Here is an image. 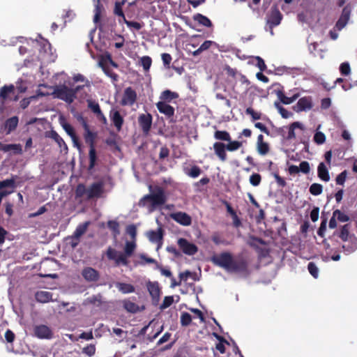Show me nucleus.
<instances>
[{
    "label": "nucleus",
    "mask_w": 357,
    "mask_h": 357,
    "mask_svg": "<svg viewBox=\"0 0 357 357\" xmlns=\"http://www.w3.org/2000/svg\"><path fill=\"white\" fill-rule=\"evenodd\" d=\"M211 261L229 273H238L248 277L250 273L249 261L246 257L238 255L234 257L229 252H223L211 257Z\"/></svg>",
    "instance_id": "f257e3e1"
},
{
    "label": "nucleus",
    "mask_w": 357,
    "mask_h": 357,
    "mask_svg": "<svg viewBox=\"0 0 357 357\" xmlns=\"http://www.w3.org/2000/svg\"><path fill=\"white\" fill-rule=\"evenodd\" d=\"M167 201V197L164 190L162 188H157L155 191L153 193L146 195L140 200L139 205L146 206L151 211L155 209L157 207L161 206Z\"/></svg>",
    "instance_id": "f03ea898"
},
{
    "label": "nucleus",
    "mask_w": 357,
    "mask_h": 357,
    "mask_svg": "<svg viewBox=\"0 0 357 357\" xmlns=\"http://www.w3.org/2000/svg\"><path fill=\"white\" fill-rule=\"evenodd\" d=\"M83 126L86 131L85 134V141L89 145V169L91 170L93 169V167L96 165V160H97V155H96V151L95 148V139L96 137V134L91 132L89 130V126L86 123V121H83Z\"/></svg>",
    "instance_id": "7ed1b4c3"
},
{
    "label": "nucleus",
    "mask_w": 357,
    "mask_h": 357,
    "mask_svg": "<svg viewBox=\"0 0 357 357\" xmlns=\"http://www.w3.org/2000/svg\"><path fill=\"white\" fill-rule=\"evenodd\" d=\"M52 96L68 104H71L75 99L72 88H68L64 84L56 86L52 92Z\"/></svg>",
    "instance_id": "20e7f679"
},
{
    "label": "nucleus",
    "mask_w": 357,
    "mask_h": 357,
    "mask_svg": "<svg viewBox=\"0 0 357 357\" xmlns=\"http://www.w3.org/2000/svg\"><path fill=\"white\" fill-rule=\"evenodd\" d=\"M106 255L108 259L114 261L116 266L123 265L127 266L129 264L128 257L126 255L111 247L107 248Z\"/></svg>",
    "instance_id": "39448f33"
},
{
    "label": "nucleus",
    "mask_w": 357,
    "mask_h": 357,
    "mask_svg": "<svg viewBox=\"0 0 357 357\" xmlns=\"http://www.w3.org/2000/svg\"><path fill=\"white\" fill-rule=\"evenodd\" d=\"M137 99V92L131 86H128L125 89L120 103L122 106H132Z\"/></svg>",
    "instance_id": "423d86ee"
},
{
    "label": "nucleus",
    "mask_w": 357,
    "mask_h": 357,
    "mask_svg": "<svg viewBox=\"0 0 357 357\" xmlns=\"http://www.w3.org/2000/svg\"><path fill=\"white\" fill-rule=\"evenodd\" d=\"M178 245L179 246L180 249L183 251V252L188 255H195L198 251L197 246L192 243L189 242L187 239L183 238H180L178 240Z\"/></svg>",
    "instance_id": "0eeeda50"
},
{
    "label": "nucleus",
    "mask_w": 357,
    "mask_h": 357,
    "mask_svg": "<svg viewBox=\"0 0 357 357\" xmlns=\"http://www.w3.org/2000/svg\"><path fill=\"white\" fill-rule=\"evenodd\" d=\"M153 121L152 115L149 113L141 114L138 117V123L143 133L148 134L151 128Z\"/></svg>",
    "instance_id": "6e6552de"
},
{
    "label": "nucleus",
    "mask_w": 357,
    "mask_h": 357,
    "mask_svg": "<svg viewBox=\"0 0 357 357\" xmlns=\"http://www.w3.org/2000/svg\"><path fill=\"white\" fill-rule=\"evenodd\" d=\"M351 8L349 5H347L342 9V14L335 24V27L338 30L342 29L348 23L350 18Z\"/></svg>",
    "instance_id": "1a4fd4ad"
},
{
    "label": "nucleus",
    "mask_w": 357,
    "mask_h": 357,
    "mask_svg": "<svg viewBox=\"0 0 357 357\" xmlns=\"http://www.w3.org/2000/svg\"><path fill=\"white\" fill-rule=\"evenodd\" d=\"M103 192V183L102 182L93 183L87 189V199L98 198L101 196Z\"/></svg>",
    "instance_id": "9d476101"
},
{
    "label": "nucleus",
    "mask_w": 357,
    "mask_h": 357,
    "mask_svg": "<svg viewBox=\"0 0 357 357\" xmlns=\"http://www.w3.org/2000/svg\"><path fill=\"white\" fill-rule=\"evenodd\" d=\"M84 279L87 282H97L100 278L99 272L92 267H85L81 273Z\"/></svg>",
    "instance_id": "9b49d317"
},
{
    "label": "nucleus",
    "mask_w": 357,
    "mask_h": 357,
    "mask_svg": "<svg viewBox=\"0 0 357 357\" xmlns=\"http://www.w3.org/2000/svg\"><path fill=\"white\" fill-rule=\"evenodd\" d=\"M147 289L149 292L150 296L152 298L153 303H157L160 300V289L158 282H148Z\"/></svg>",
    "instance_id": "f8f14e48"
},
{
    "label": "nucleus",
    "mask_w": 357,
    "mask_h": 357,
    "mask_svg": "<svg viewBox=\"0 0 357 357\" xmlns=\"http://www.w3.org/2000/svg\"><path fill=\"white\" fill-rule=\"evenodd\" d=\"M312 101L311 97H303L298 100L296 105L294 107V109L296 112L310 110L312 108Z\"/></svg>",
    "instance_id": "ddd939ff"
},
{
    "label": "nucleus",
    "mask_w": 357,
    "mask_h": 357,
    "mask_svg": "<svg viewBox=\"0 0 357 357\" xmlns=\"http://www.w3.org/2000/svg\"><path fill=\"white\" fill-rule=\"evenodd\" d=\"M213 147L214 153L218 159L222 162H225L227 160L226 144L221 142H216L213 144Z\"/></svg>",
    "instance_id": "4468645a"
},
{
    "label": "nucleus",
    "mask_w": 357,
    "mask_h": 357,
    "mask_svg": "<svg viewBox=\"0 0 357 357\" xmlns=\"http://www.w3.org/2000/svg\"><path fill=\"white\" fill-rule=\"evenodd\" d=\"M109 118L118 132L121 131L124 123V119L119 111L112 109L109 112Z\"/></svg>",
    "instance_id": "2eb2a0df"
},
{
    "label": "nucleus",
    "mask_w": 357,
    "mask_h": 357,
    "mask_svg": "<svg viewBox=\"0 0 357 357\" xmlns=\"http://www.w3.org/2000/svg\"><path fill=\"white\" fill-rule=\"evenodd\" d=\"M156 107L160 113L165 114L168 119L172 118L174 116V108L165 101L158 102Z\"/></svg>",
    "instance_id": "dca6fc26"
},
{
    "label": "nucleus",
    "mask_w": 357,
    "mask_h": 357,
    "mask_svg": "<svg viewBox=\"0 0 357 357\" xmlns=\"http://www.w3.org/2000/svg\"><path fill=\"white\" fill-rule=\"evenodd\" d=\"M282 19V15L278 8L272 9L267 20L271 29L279 25Z\"/></svg>",
    "instance_id": "f3484780"
},
{
    "label": "nucleus",
    "mask_w": 357,
    "mask_h": 357,
    "mask_svg": "<svg viewBox=\"0 0 357 357\" xmlns=\"http://www.w3.org/2000/svg\"><path fill=\"white\" fill-rule=\"evenodd\" d=\"M172 218L183 226H189L192 223L191 217L184 212H177L171 215Z\"/></svg>",
    "instance_id": "a211bd4d"
},
{
    "label": "nucleus",
    "mask_w": 357,
    "mask_h": 357,
    "mask_svg": "<svg viewBox=\"0 0 357 357\" xmlns=\"http://www.w3.org/2000/svg\"><path fill=\"white\" fill-rule=\"evenodd\" d=\"M34 333L36 337L41 339H49L52 336V332L51 329L45 325L36 326L34 328Z\"/></svg>",
    "instance_id": "6ab92c4d"
},
{
    "label": "nucleus",
    "mask_w": 357,
    "mask_h": 357,
    "mask_svg": "<svg viewBox=\"0 0 357 357\" xmlns=\"http://www.w3.org/2000/svg\"><path fill=\"white\" fill-rule=\"evenodd\" d=\"M147 237L151 243H157L159 248L161 246L162 243V229L161 228H159L156 231L151 230L147 233Z\"/></svg>",
    "instance_id": "aec40b11"
},
{
    "label": "nucleus",
    "mask_w": 357,
    "mask_h": 357,
    "mask_svg": "<svg viewBox=\"0 0 357 357\" xmlns=\"http://www.w3.org/2000/svg\"><path fill=\"white\" fill-rule=\"evenodd\" d=\"M257 150L261 155H266L270 151L269 144L264 141V136L261 134L257 137Z\"/></svg>",
    "instance_id": "412c9836"
},
{
    "label": "nucleus",
    "mask_w": 357,
    "mask_h": 357,
    "mask_svg": "<svg viewBox=\"0 0 357 357\" xmlns=\"http://www.w3.org/2000/svg\"><path fill=\"white\" fill-rule=\"evenodd\" d=\"M61 126L64 129V130L66 132V133L71 137L74 144L77 146L78 148L80 147V144L79 142L78 137L75 133V131L73 128V127L67 122H62Z\"/></svg>",
    "instance_id": "4be33fe9"
},
{
    "label": "nucleus",
    "mask_w": 357,
    "mask_h": 357,
    "mask_svg": "<svg viewBox=\"0 0 357 357\" xmlns=\"http://www.w3.org/2000/svg\"><path fill=\"white\" fill-rule=\"evenodd\" d=\"M275 94L277 95L278 98L280 100L281 102L284 105H289L294 102L299 96L298 93H296L291 97H287L285 96L282 89H279L275 91Z\"/></svg>",
    "instance_id": "5701e85b"
},
{
    "label": "nucleus",
    "mask_w": 357,
    "mask_h": 357,
    "mask_svg": "<svg viewBox=\"0 0 357 357\" xmlns=\"http://www.w3.org/2000/svg\"><path fill=\"white\" fill-rule=\"evenodd\" d=\"M52 293L47 291H38L35 294V298L37 302L41 303H46L52 300Z\"/></svg>",
    "instance_id": "b1692460"
},
{
    "label": "nucleus",
    "mask_w": 357,
    "mask_h": 357,
    "mask_svg": "<svg viewBox=\"0 0 357 357\" xmlns=\"http://www.w3.org/2000/svg\"><path fill=\"white\" fill-rule=\"evenodd\" d=\"M15 86L13 84L4 85L0 90V99L2 101H6L10 95L15 94Z\"/></svg>",
    "instance_id": "393cba45"
},
{
    "label": "nucleus",
    "mask_w": 357,
    "mask_h": 357,
    "mask_svg": "<svg viewBox=\"0 0 357 357\" xmlns=\"http://www.w3.org/2000/svg\"><path fill=\"white\" fill-rule=\"evenodd\" d=\"M318 177L323 181L328 182L330 180L328 170L324 162H320L317 167Z\"/></svg>",
    "instance_id": "a878e982"
},
{
    "label": "nucleus",
    "mask_w": 357,
    "mask_h": 357,
    "mask_svg": "<svg viewBox=\"0 0 357 357\" xmlns=\"http://www.w3.org/2000/svg\"><path fill=\"white\" fill-rule=\"evenodd\" d=\"M192 19L195 22H197L199 24L202 25L205 27H211L213 26L211 21L206 16L197 13L193 15Z\"/></svg>",
    "instance_id": "bb28decb"
},
{
    "label": "nucleus",
    "mask_w": 357,
    "mask_h": 357,
    "mask_svg": "<svg viewBox=\"0 0 357 357\" xmlns=\"http://www.w3.org/2000/svg\"><path fill=\"white\" fill-rule=\"evenodd\" d=\"M115 286L123 294L133 293L135 291V287L131 284L117 282Z\"/></svg>",
    "instance_id": "cd10ccee"
},
{
    "label": "nucleus",
    "mask_w": 357,
    "mask_h": 357,
    "mask_svg": "<svg viewBox=\"0 0 357 357\" xmlns=\"http://www.w3.org/2000/svg\"><path fill=\"white\" fill-rule=\"evenodd\" d=\"M123 307L128 312L131 313H136L141 310H144V307L142 308L139 307L138 305L135 303L132 302L129 300H124L123 302Z\"/></svg>",
    "instance_id": "c85d7f7f"
},
{
    "label": "nucleus",
    "mask_w": 357,
    "mask_h": 357,
    "mask_svg": "<svg viewBox=\"0 0 357 357\" xmlns=\"http://www.w3.org/2000/svg\"><path fill=\"white\" fill-rule=\"evenodd\" d=\"M18 124V117L15 116L8 119L5 122V128L7 130V133H10L14 130Z\"/></svg>",
    "instance_id": "c756f323"
},
{
    "label": "nucleus",
    "mask_w": 357,
    "mask_h": 357,
    "mask_svg": "<svg viewBox=\"0 0 357 357\" xmlns=\"http://www.w3.org/2000/svg\"><path fill=\"white\" fill-rule=\"evenodd\" d=\"M300 128L301 130L303 129V125L298 121L292 123L289 127L288 135L286 137V139L288 140H291L296 138L295 129Z\"/></svg>",
    "instance_id": "7c9ffc66"
},
{
    "label": "nucleus",
    "mask_w": 357,
    "mask_h": 357,
    "mask_svg": "<svg viewBox=\"0 0 357 357\" xmlns=\"http://www.w3.org/2000/svg\"><path fill=\"white\" fill-rule=\"evenodd\" d=\"M214 138L217 140L228 142L231 139V135L226 130H216L214 132Z\"/></svg>",
    "instance_id": "2f4dec72"
},
{
    "label": "nucleus",
    "mask_w": 357,
    "mask_h": 357,
    "mask_svg": "<svg viewBox=\"0 0 357 357\" xmlns=\"http://www.w3.org/2000/svg\"><path fill=\"white\" fill-rule=\"evenodd\" d=\"M90 225L89 221L84 222L82 224H79L75 229L73 234L80 238L84 234L86 233L87 229Z\"/></svg>",
    "instance_id": "473e14b6"
},
{
    "label": "nucleus",
    "mask_w": 357,
    "mask_h": 357,
    "mask_svg": "<svg viewBox=\"0 0 357 357\" xmlns=\"http://www.w3.org/2000/svg\"><path fill=\"white\" fill-rule=\"evenodd\" d=\"M15 180L14 178H11L9 179H6L3 181H0V190L3 188H10V190H13L15 188Z\"/></svg>",
    "instance_id": "72a5a7b5"
},
{
    "label": "nucleus",
    "mask_w": 357,
    "mask_h": 357,
    "mask_svg": "<svg viewBox=\"0 0 357 357\" xmlns=\"http://www.w3.org/2000/svg\"><path fill=\"white\" fill-rule=\"evenodd\" d=\"M226 144L227 150L228 151H236L239 149L243 146V142L237 141V140H231L227 142Z\"/></svg>",
    "instance_id": "f704fd0d"
},
{
    "label": "nucleus",
    "mask_w": 357,
    "mask_h": 357,
    "mask_svg": "<svg viewBox=\"0 0 357 357\" xmlns=\"http://www.w3.org/2000/svg\"><path fill=\"white\" fill-rule=\"evenodd\" d=\"M178 96L176 92H172L169 90H165L161 93L160 98L165 102H170L173 99L177 98Z\"/></svg>",
    "instance_id": "c9c22d12"
},
{
    "label": "nucleus",
    "mask_w": 357,
    "mask_h": 357,
    "mask_svg": "<svg viewBox=\"0 0 357 357\" xmlns=\"http://www.w3.org/2000/svg\"><path fill=\"white\" fill-rule=\"evenodd\" d=\"M107 227L112 231L113 236L116 237L120 234L119 223L116 220H109Z\"/></svg>",
    "instance_id": "e433bc0d"
},
{
    "label": "nucleus",
    "mask_w": 357,
    "mask_h": 357,
    "mask_svg": "<svg viewBox=\"0 0 357 357\" xmlns=\"http://www.w3.org/2000/svg\"><path fill=\"white\" fill-rule=\"evenodd\" d=\"M100 66L102 68L104 73L109 77L113 82H117L119 79V75L111 70L108 66H105L103 63H100Z\"/></svg>",
    "instance_id": "4c0bfd02"
},
{
    "label": "nucleus",
    "mask_w": 357,
    "mask_h": 357,
    "mask_svg": "<svg viewBox=\"0 0 357 357\" xmlns=\"http://www.w3.org/2000/svg\"><path fill=\"white\" fill-rule=\"evenodd\" d=\"M185 173L190 177L197 178L201 174L202 170L199 166L193 165L190 169H185Z\"/></svg>",
    "instance_id": "58836bf2"
},
{
    "label": "nucleus",
    "mask_w": 357,
    "mask_h": 357,
    "mask_svg": "<svg viewBox=\"0 0 357 357\" xmlns=\"http://www.w3.org/2000/svg\"><path fill=\"white\" fill-rule=\"evenodd\" d=\"M66 242L68 245H69L73 249L75 248L80 242V238L73 234L72 236H69L66 238Z\"/></svg>",
    "instance_id": "ea45409f"
},
{
    "label": "nucleus",
    "mask_w": 357,
    "mask_h": 357,
    "mask_svg": "<svg viewBox=\"0 0 357 357\" xmlns=\"http://www.w3.org/2000/svg\"><path fill=\"white\" fill-rule=\"evenodd\" d=\"M140 64L144 71H149L152 64V59L149 56H144L140 59Z\"/></svg>",
    "instance_id": "a19ab883"
},
{
    "label": "nucleus",
    "mask_w": 357,
    "mask_h": 357,
    "mask_svg": "<svg viewBox=\"0 0 357 357\" xmlns=\"http://www.w3.org/2000/svg\"><path fill=\"white\" fill-rule=\"evenodd\" d=\"M349 225L346 224L341 227L339 237L343 241H347L349 236Z\"/></svg>",
    "instance_id": "79ce46f5"
},
{
    "label": "nucleus",
    "mask_w": 357,
    "mask_h": 357,
    "mask_svg": "<svg viewBox=\"0 0 357 357\" xmlns=\"http://www.w3.org/2000/svg\"><path fill=\"white\" fill-rule=\"evenodd\" d=\"M309 191L312 195H319L323 191V186L319 183H312L310 187Z\"/></svg>",
    "instance_id": "37998d69"
},
{
    "label": "nucleus",
    "mask_w": 357,
    "mask_h": 357,
    "mask_svg": "<svg viewBox=\"0 0 357 357\" xmlns=\"http://www.w3.org/2000/svg\"><path fill=\"white\" fill-rule=\"evenodd\" d=\"M136 248V244L134 242L128 241L126 243L124 248V254L126 255L128 257H131L133 254Z\"/></svg>",
    "instance_id": "c03bdc74"
},
{
    "label": "nucleus",
    "mask_w": 357,
    "mask_h": 357,
    "mask_svg": "<svg viewBox=\"0 0 357 357\" xmlns=\"http://www.w3.org/2000/svg\"><path fill=\"white\" fill-rule=\"evenodd\" d=\"M274 105L275 107L278 109L279 113L280 114V115L282 116V118L284 119H287L289 118L290 116L292 115V114L291 112H289V111H287L285 108H284L280 102H275L274 103Z\"/></svg>",
    "instance_id": "a18cd8bd"
},
{
    "label": "nucleus",
    "mask_w": 357,
    "mask_h": 357,
    "mask_svg": "<svg viewBox=\"0 0 357 357\" xmlns=\"http://www.w3.org/2000/svg\"><path fill=\"white\" fill-rule=\"evenodd\" d=\"M97 4L95 6V14L93 17V22L98 23L100 20L101 13L102 10V6L100 3V0H97Z\"/></svg>",
    "instance_id": "49530a36"
},
{
    "label": "nucleus",
    "mask_w": 357,
    "mask_h": 357,
    "mask_svg": "<svg viewBox=\"0 0 357 357\" xmlns=\"http://www.w3.org/2000/svg\"><path fill=\"white\" fill-rule=\"evenodd\" d=\"M87 195V189L83 183H79L77 185L75 189V197L76 198H82L84 195Z\"/></svg>",
    "instance_id": "de8ad7c7"
},
{
    "label": "nucleus",
    "mask_w": 357,
    "mask_h": 357,
    "mask_svg": "<svg viewBox=\"0 0 357 357\" xmlns=\"http://www.w3.org/2000/svg\"><path fill=\"white\" fill-rule=\"evenodd\" d=\"M333 213L334 218H336L340 222H345L349 220V217L339 209L335 210Z\"/></svg>",
    "instance_id": "09e8293b"
},
{
    "label": "nucleus",
    "mask_w": 357,
    "mask_h": 357,
    "mask_svg": "<svg viewBox=\"0 0 357 357\" xmlns=\"http://www.w3.org/2000/svg\"><path fill=\"white\" fill-rule=\"evenodd\" d=\"M340 74L343 76H348L351 74V67L348 62H343L340 66Z\"/></svg>",
    "instance_id": "8fccbe9b"
},
{
    "label": "nucleus",
    "mask_w": 357,
    "mask_h": 357,
    "mask_svg": "<svg viewBox=\"0 0 357 357\" xmlns=\"http://www.w3.org/2000/svg\"><path fill=\"white\" fill-rule=\"evenodd\" d=\"M126 0H121V1H116L114 8V14L116 16H123L122 6L125 3Z\"/></svg>",
    "instance_id": "3c124183"
},
{
    "label": "nucleus",
    "mask_w": 357,
    "mask_h": 357,
    "mask_svg": "<svg viewBox=\"0 0 357 357\" xmlns=\"http://www.w3.org/2000/svg\"><path fill=\"white\" fill-rule=\"evenodd\" d=\"M192 321V317L188 312H183L181 315V324L182 326H188Z\"/></svg>",
    "instance_id": "603ef678"
},
{
    "label": "nucleus",
    "mask_w": 357,
    "mask_h": 357,
    "mask_svg": "<svg viewBox=\"0 0 357 357\" xmlns=\"http://www.w3.org/2000/svg\"><path fill=\"white\" fill-rule=\"evenodd\" d=\"M88 107L96 114L98 115L102 112L98 102L93 100H88Z\"/></svg>",
    "instance_id": "864d4df0"
},
{
    "label": "nucleus",
    "mask_w": 357,
    "mask_h": 357,
    "mask_svg": "<svg viewBox=\"0 0 357 357\" xmlns=\"http://www.w3.org/2000/svg\"><path fill=\"white\" fill-rule=\"evenodd\" d=\"M47 136L54 139L60 146H61V144H64L63 139L55 130H51Z\"/></svg>",
    "instance_id": "5fc2aeb1"
},
{
    "label": "nucleus",
    "mask_w": 357,
    "mask_h": 357,
    "mask_svg": "<svg viewBox=\"0 0 357 357\" xmlns=\"http://www.w3.org/2000/svg\"><path fill=\"white\" fill-rule=\"evenodd\" d=\"M307 269L309 273L314 278H317L319 276V269L315 263L311 261L307 265Z\"/></svg>",
    "instance_id": "6e6d98bb"
},
{
    "label": "nucleus",
    "mask_w": 357,
    "mask_h": 357,
    "mask_svg": "<svg viewBox=\"0 0 357 357\" xmlns=\"http://www.w3.org/2000/svg\"><path fill=\"white\" fill-rule=\"evenodd\" d=\"M321 219H322L321 222L320 227L317 231V234L320 237L323 238V237H324L325 232L326 230L327 218L321 216Z\"/></svg>",
    "instance_id": "4d7b16f0"
},
{
    "label": "nucleus",
    "mask_w": 357,
    "mask_h": 357,
    "mask_svg": "<svg viewBox=\"0 0 357 357\" xmlns=\"http://www.w3.org/2000/svg\"><path fill=\"white\" fill-rule=\"evenodd\" d=\"M261 176L259 174L254 173L250 176V183L253 186H257L260 184Z\"/></svg>",
    "instance_id": "13d9d810"
},
{
    "label": "nucleus",
    "mask_w": 357,
    "mask_h": 357,
    "mask_svg": "<svg viewBox=\"0 0 357 357\" xmlns=\"http://www.w3.org/2000/svg\"><path fill=\"white\" fill-rule=\"evenodd\" d=\"M174 303V298L172 296H165L164 298V300L162 301V303L160 305V308L161 310H165L169 306L172 305V304Z\"/></svg>",
    "instance_id": "bf43d9fd"
},
{
    "label": "nucleus",
    "mask_w": 357,
    "mask_h": 357,
    "mask_svg": "<svg viewBox=\"0 0 357 357\" xmlns=\"http://www.w3.org/2000/svg\"><path fill=\"white\" fill-rule=\"evenodd\" d=\"M326 141V136L322 132H317L314 135V142L317 144H322Z\"/></svg>",
    "instance_id": "052dcab7"
},
{
    "label": "nucleus",
    "mask_w": 357,
    "mask_h": 357,
    "mask_svg": "<svg viewBox=\"0 0 357 357\" xmlns=\"http://www.w3.org/2000/svg\"><path fill=\"white\" fill-rule=\"evenodd\" d=\"M245 113L251 116L252 121L259 120L261 116V113L255 112L252 107H248L245 110Z\"/></svg>",
    "instance_id": "680f3d73"
},
{
    "label": "nucleus",
    "mask_w": 357,
    "mask_h": 357,
    "mask_svg": "<svg viewBox=\"0 0 357 357\" xmlns=\"http://www.w3.org/2000/svg\"><path fill=\"white\" fill-rule=\"evenodd\" d=\"M299 172H301L303 174H308L310 171V164L307 161H303L300 163L299 167Z\"/></svg>",
    "instance_id": "e2e57ef3"
},
{
    "label": "nucleus",
    "mask_w": 357,
    "mask_h": 357,
    "mask_svg": "<svg viewBox=\"0 0 357 357\" xmlns=\"http://www.w3.org/2000/svg\"><path fill=\"white\" fill-rule=\"evenodd\" d=\"M161 58L164 66L167 68H169V65L172 60V56L168 53H162L161 55Z\"/></svg>",
    "instance_id": "0e129e2a"
},
{
    "label": "nucleus",
    "mask_w": 357,
    "mask_h": 357,
    "mask_svg": "<svg viewBox=\"0 0 357 357\" xmlns=\"http://www.w3.org/2000/svg\"><path fill=\"white\" fill-rule=\"evenodd\" d=\"M347 172L346 170L341 172L336 177L335 181L337 185H343L347 178Z\"/></svg>",
    "instance_id": "69168bd1"
},
{
    "label": "nucleus",
    "mask_w": 357,
    "mask_h": 357,
    "mask_svg": "<svg viewBox=\"0 0 357 357\" xmlns=\"http://www.w3.org/2000/svg\"><path fill=\"white\" fill-rule=\"evenodd\" d=\"M126 25L128 28L133 29L136 31L140 30L143 26V24L134 21L126 22Z\"/></svg>",
    "instance_id": "338daca9"
},
{
    "label": "nucleus",
    "mask_w": 357,
    "mask_h": 357,
    "mask_svg": "<svg viewBox=\"0 0 357 357\" xmlns=\"http://www.w3.org/2000/svg\"><path fill=\"white\" fill-rule=\"evenodd\" d=\"M96 352V347L93 344H89L83 348V353L89 355V356H93Z\"/></svg>",
    "instance_id": "774afa93"
}]
</instances>
